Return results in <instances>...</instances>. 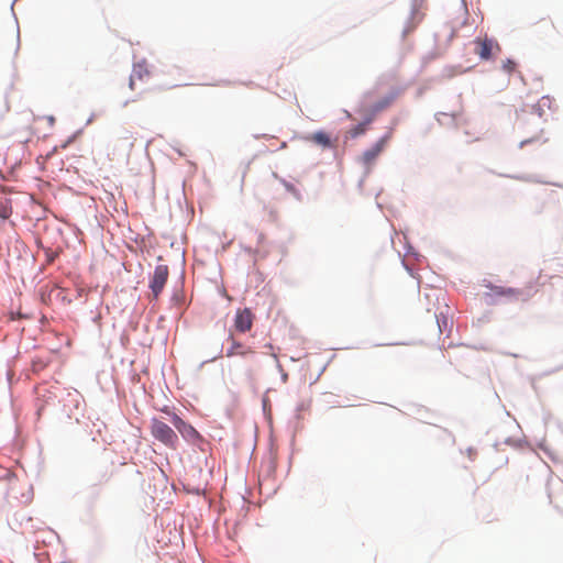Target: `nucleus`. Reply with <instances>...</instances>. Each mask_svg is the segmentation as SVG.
Segmentation results:
<instances>
[{"label": "nucleus", "instance_id": "1", "mask_svg": "<svg viewBox=\"0 0 563 563\" xmlns=\"http://www.w3.org/2000/svg\"><path fill=\"white\" fill-rule=\"evenodd\" d=\"M151 434L165 446L176 450L179 443L177 433L164 421L157 418L151 419Z\"/></svg>", "mask_w": 563, "mask_h": 563}, {"label": "nucleus", "instance_id": "2", "mask_svg": "<svg viewBox=\"0 0 563 563\" xmlns=\"http://www.w3.org/2000/svg\"><path fill=\"white\" fill-rule=\"evenodd\" d=\"M391 132L386 133L384 136H382L373 146L367 148L362 153L361 156H358L357 162L361 164L363 169L366 173H371L373 167L376 164V161L378 156L385 151L387 147L390 139H391Z\"/></svg>", "mask_w": 563, "mask_h": 563}, {"label": "nucleus", "instance_id": "3", "mask_svg": "<svg viewBox=\"0 0 563 563\" xmlns=\"http://www.w3.org/2000/svg\"><path fill=\"white\" fill-rule=\"evenodd\" d=\"M163 412L169 416L170 422L186 441L197 443L200 435L191 424L184 421L177 413L170 411L167 407L163 409Z\"/></svg>", "mask_w": 563, "mask_h": 563}, {"label": "nucleus", "instance_id": "4", "mask_svg": "<svg viewBox=\"0 0 563 563\" xmlns=\"http://www.w3.org/2000/svg\"><path fill=\"white\" fill-rule=\"evenodd\" d=\"M151 76L152 70L146 60L143 59L141 62L135 63L130 75L129 88L132 91H135L137 89V81L145 82L151 78Z\"/></svg>", "mask_w": 563, "mask_h": 563}, {"label": "nucleus", "instance_id": "5", "mask_svg": "<svg viewBox=\"0 0 563 563\" xmlns=\"http://www.w3.org/2000/svg\"><path fill=\"white\" fill-rule=\"evenodd\" d=\"M473 43L475 45L474 52L479 56L482 60L490 59L494 51H500L499 44L495 40L488 38L487 36L476 37Z\"/></svg>", "mask_w": 563, "mask_h": 563}, {"label": "nucleus", "instance_id": "6", "mask_svg": "<svg viewBox=\"0 0 563 563\" xmlns=\"http://www.w3.org/2000/svg\"><path fill=\"white\" fill-rule=\"evenodd\" d=\"M169 269L167 265H157L150 282V288L154 299H157L168 279Z\"/></svg>", "mask_w": 563, "mask_h": 563}, {"label": "nucleus", "instance_id": "7", "mask_svg": "<svg viewBox=\"0 0 563 563\" xmlns=\"http://www.w3.org/2000/svg\"><path fill=\"white\" fill-rule=\"evenodd\" d=\"M254 314L249 308L239 309L234 318V328L240 333L250 331L253 327Z\"/></svg>", "mask_w": 563, "mask_h": 563}, {"label": "nucleus", "instance_id": "8", "mask_svg": "<svg viewBox=\"0 0 563 563\" xmlns=\"http://www.w3.org/2000/svg\"><path fill=\"white\" fill-rule=\"evenodd\" d=\"M305 140L311 142L321 148H335L336 147V139H332L329 133L324 131H317L312 134L305 136Z\"/></svg>", "mask_w": 563, "mask_h": 563}, {"label": "nucleus", "instance_id": "9", "mask_svg": "<svg viewBox=\"0 0 563 563\" xmlns=\"http://www.w3.org/2000/svg\"><path fill=\"white\" fill-rule=\"evenodd\" d=\"M228 341L231 343V345L227 350V357L246 356L253 353L251 346H246L241 342L236 341L232 333L229 334Z\"/></svg>", "mask_w": 563, "mask_h": 563}, {"label": "nucleus", "instance_id": "10", "mask_svg": "<svg viewBox=\"0 0 563 563\" xmlns=\"http://www.w3.org/2000/svg\"><path fill=\"white\" fill-rule=\"evenodd\" d=\"M398 95H399V92L395 91V92H391L388 96L384 97L382 100H379L378 102H376L373 106V111L380 112V111L385 110L396 100Z\"/></svg>", "mask_w": 563, "mask_h": 563}, {"label": "nucleus", "instance_id": "11", "mask_svg": "<svg viewBox=\"0 0 563 563\" xmlns=\"http://www.w3.org/2000/svg\"><path fill=\"white\" fill-rule=\"evenodd\" d=\"M371 119H367L366 121L357 124L356 126H354L353 129L350 130V135L352 137H357L362 134H364L367 130V125L371 123Z\"/></svg>", "mask_w": 563, "mask_h": 563}, {"label": "nucleus", "instance_id": "12", "mask_svg": "<svg viewBox=\"0 0 563 563\" xmlns=\"http://www.w3.org/2000/svg\"><path fill=\"white\" fill-rule=\"evenodd\" d=\"M516 63L512 60V59H506L504 63H503V69L508 73V74H511L515 69H516Z\"/></svg>", "mask_w": 563, "mask_h": 563}, {"label": "nucleus", "instance_id": "13", "mask_svg": "<svg viewBox=\"0 0 563 563\" xmlns=\"http://www.w3.org/2000/svg\"><path fill=\"white\" fill-rule=\"evenodd\" d=\"M285 187L286 189L291 192L295 197L299 198L300 197V194H299V190L291 184L289 183H285Z\"/></svg>", "mask_w": 563, "mask_h": 563}, {"label": "nucleus", "instance_id": "14", "mask_svg": "<svg viewBox=\"0 0 563 563\" xmlns=\"http://www.w3.org/2000/svg\"><path fill=\"white\" fill-rule=\"evenodd\" d=\"M498 294L507 295V296H517V295H519V291L514 288H507V289L503 288L500 291H498Z\"/></svg>", "mask_w": 563, "mask_h": 563}, {"label": "nucleus", "instance_id": "15", "mask_svg": "<svg viewBox=\"0 0 563 563\" xmlns=\"http://www.w3.org/2000/svg\"><path fill=\"white\" fill-rule=\"evenodd\" d=\"M119 140H124L128 142V147L129 150H131L133 147V137L131 134L129 135H125V136H122V137H119Z\"/></svg>", "mask_w": 563, "mask_h": 563}, {"label": "nucleus", "instance_id": "16", "mask_svg": "<svg viewBox=\"0 0 563 563\" xmlns=\"http://www.w3.org/2000/svg\"><path fill=\"white\" fill-rule=\"evenodd\" d=\"M412 19H417V22H420L422 20V15L419 14L418 10H413Z\"/></svg>", "mask_w": 563, "mask_h": 563}, {"label": "nucleus", "instance_id": "17", "mask_svg": "<svg viewBox=\"0 0 563 563\" xmlns=\"http://www.w3.org/2000/svg\"><path fill=\"white\" fill-rule=\"evenodd\" d=\"M0 217L3 219L9 218V213H8L7 209L0 210Z\"/></svg>", "mask_w": 563, "mask_h": 563}, {"label": "nucleus", "instance_id": "18", "mask_svg": "<svg viewBox=\"0 0 563 563\" xmlns=\"http://www.w3.org/2000/svg\"><path fill=\"white\" fill-rule=\"evenodd\" d=\"M441 117H444V118H445V117H446V114H445V113H441V114H440V117H439V121H440V122H442V118H441Z\"/></svg>", "mask_w": 563, "mask_h": 563}, {"label": "nucleus", "instance_id": "19", "mask_svg": "<svg viewBox=\"0 0 563 563\" xmlns=\"http://www.w3.org/2000/svg\"><path fill=\"white\" fill-rule=\"evenodd\" d=\"M285 147H286V142H282L280 148H285Z\"/></svg>", "mask_w": 563, "mask_h": 563}]
</instances>
